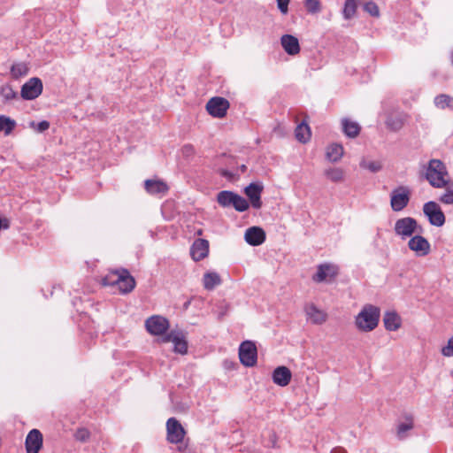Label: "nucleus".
Here are the masks:
<instances>
[{
  "mask_svg": "<svg viewBox=\"0 0 453 453\" xmlns=\"http://www.w3.org/2000/svg\"><path fill=\"white\" fill-rule=\"evenodd\" d=\"M291 378V371L287 366H278L273 372V381L280 387L288 386Z\"/></svg>",
  "mask_w": 453,
  "mask_h": 453,
  "instance_id": "412c9836",
  "label": "nucleus"
},
{
  "mask_svg": "<svg viewBox=\"0 0 453 453\" xmlns=\"http://www.w3.org/2000/svg\"><path fill=\"white\" fill-rule=\"evenodd\" d=\"M364 11L372 17L378 18L380 16L379 6L372 1L367 2L364 4Z\"/></svg>",
  "mask_w": 453,
  "mask_h": 453,
  "instance_id": "4c0bfd02",
  "label": "nucleus"
},
{
  "mask_svg": "<svg viewBox=\"0 0 453 453\" xmlns=\"http://www.w3.org/2000/svg\"><path fill=\"white\" fill-rule=\"evenodd\" d=\"M1 96L6 100L10 101L17 97V92L10 85H4L0 90Z\"/></svg>",
  "mask_w": 453,
  "mask_h": 453,
  "instance_id": "e433bc0d",
  "label": "nucleus"
},
{
  "mask_svg": "<svg viewBox=\"0 0 453 453\" xmlns=\"http://www.w3.org/2000/svg\"><path fill=\"white\" fill-rule=\"evenodd\" d=\"M408 119V115L403 112L392 113L388 116L386 119L387 127L393 131L397 132L401 130Z\"/></svg>",
  "mask_w": 453,
  "mask_h": 453,
  "instance_id": "aec40b11",
  "label": "nucleus"
},
{
  "mask_svg": "<svg viewBox=\"0 0 453 453\" xmlns=\"http://www.w3.org/2000/svg\"><path fill=\"white\" fill-rule=\"evenodd\" d=\"M444 357H453V336L448 340L447 345L441 349Z\"/></svg>",
  "mask_w": 453,
  "mask_h": 453,
  "instance_id": "37998d69",
  "label": "nucleus"
},
{
  "mask_svg": "<svg viewBox=\"0 0 453 453\" xmlns=\"http://www.w3.org/2000/svg\"><path fill=\"white\" fill-rule=\"evenodd\" d=\"M27 73H28V68L23 63L15 64L11 68V73H12V77H14L16 79L19 77L27 75Z\"/></svg>",
  "mask_w": 453,
  "mask_h": 453,
  "instance_id": "c9c22d12",
  "label": "nucleus"
},
{
  "mask_svg": "<svg viewBox=\"0 0 453 453\" xmlns=\"http://www.w3.org/2000/svg\"><path fill=\"white\" fill-rule=\"evenodd\" d=\"M263 189L264 186L259 182H252L244 189V193L249 198L251 206L255 209L262 207L261 194Z\"/></svg>",
  "mask_w": 453,
  "mask_h": 453,
  "instance_id": "2eb2a0df",
  "label": "nucleus"
},
{
  "mask_svg": "<svg viewBox=\"0 0 453 453\" xmlns=\"http://www.w3.org/2000/svg\"><path fill=\"white\" fill-rule=\"evenodd\" d=\"M337 275V269L335 266L329 264H322L317 267L316 273L312 276L313 281L317 283L323 282L326 280H331Z\"/></svg>",
  "mask_w": 453,
  "mask_h": 453,
  "instance_id": "f3484780",
  "label": "nucleus"
},
{
  "mask_svg": "<svg viewBox=\"0 0 453 453\" xmlns=\"http://www.w3.org/2000/svg\"><path fill=\"white\" fill-rule=\"evenodd\" d=\"M16 127V121L5 115H0V132L4 131L5 135H9Z\"/></svg>",
  "mask_w": 453,
  "mask_h": 453,
  "instance_id": "473e14b6",
  "label": "nucleus"
},
{
  "mask_svg": "<svg viewBox=\"0 0 453 453\" xmlns=\"http://www.w3.org/2000/svg\"><path fill=\"white\" fill-rule=\"evenodd\" d=\"M42 82L39 78H31L21 87V97L25 100H34L42 94Z\"/></svg>",
  "mask_w": 453,
  "mask_h": 453,
  "instance_id": "9b49d317",
  "label": "nucleus"
},
{
  "mask_svg": "<svg viewBox=\"0 0 453 453\" xmlns=\"http://www.w3.org/2000/svg\"><path fill=\"white\" fill-rule=\"evenodd\" d=\"M10 227V220L7 218L0 217V230L8 229Z\"/></svg>",
  "mask_w": 453,
  "mask_h": 453,
  "instance_id": "a18cd8bd",
  "label": "nucleus"
},
{
  "mask_svg": "<svg viewBox=\"0 0 453 453\" xmlns=\"http://www.w3.org/2000/svg\"><path fill=\"white\" fill-rule=\"evenodd\" d=\"M305 313L309 320L312 324L321 325L326 322L327 315L323 311L319 310L314 304H309L305 308Z\"/></svg>",
  "mask_w": 453,
  "mask_h": 453,
  "instance_id": "5701e85b",
  "label": "nucleus"
},
{
  "mask_svg": "<svg viewBox=\"0 0 453 453\" xmlns=\"http://www.w3.org/2000/svg\"><path fill=\"white\" fill-rule=\"evenodd\" d=\"M305 7L311 13H317L320 11V3L319 0H305Z\"/></svg>",
  "mask_w": 453,
  "mask_h": 453,
  "instance_id": "a19ab883",
  "label": "nucleus"
},
{
  "mask_svg": "<svg viewBox=\"0 0 453 453\" xmlns=\"http://www.w3.org/2000/svg\"><path fill=\"white\" fill-rule=\"evenodd\" d=\"M394 230L395 234L402 239H406L412 236L414 234H422L423 232V228L418 226L417 220L411 217L397 219L395 223Z\"/></svg>",
  "mask_w": 453,
  "mask_h": 453,
  "instance_id": "39448f33",
  "label": "nucleus"
},
{
  "mask_svg": "<svg viewBox=\"0 0 453 453\" xmlns=\"http://www.w3.org/2000/svg\"><path fill=\"white\" fill-rule=\"evenodd\" d=\"M220 276L215 272L205 273L203 278V284L205 289L212 290L216 286L220 285Z\"/></svg>",
  "mask_w": 453,
  "mask_h": 453,
  "instance_id": "a878e982",
  "label": "nucleus"
},
{
  "mask_svg": "<svg viewBox=\"0 0 453 453\" xmlns=\"http://www.w3.org/2000/svg\"><path fill=\"white\" fill-rule=\"evenodd\" d=\"M244 239L250 245L258 246L265 241V232L259 226H251L246 230Z\"/></svg>",
  "mask_w": 453,
  "mask_h": 453,
  "instance_id": "6ab92c4d",
  "label": "nucleus"
},
{
  "mask_svg": "<svg viewBox=\"0 0 453 453\" xmlns=\"http://www.w3.org/2000/svg\"><path fill=\"white\" fill-rule=\"evenodd\" d=\"M384 326L388 331H396L401 326V318L395 311H387L383 317Z\"/></svg>",
  "mask_w": 453,
  "mask_h": 453,
  "instance_id": "393cba45",
  "label": "nucleus"
},
{
  "mask_svg": "<svg viewBox=\"0 0 453 453\" xmlns=\"http://www.w3.org/2000/svg\"><path fill=\"white\" fill-rule=\"evenodd\" d=\"M104 286H117L119 290L127 294L135 287V280L126 269L121 271H111L102 279Z\"/></svg>",
  "mask_w": 453,
  "mask_h": 453,
  "instance_id": "f257e3e1",
  "label": "nucleus"
},
{
  "mask_svg": "<svg viewBox=\"0 0 453 453\" xmlns=\"http://www.w3.org/2000/svg\"><path fill=\"white\" fill-rule=\"evenodd\" d=\"M357 1L358 0H345L342 9V16L344 19L349 20L354 18L357 10Z\"/></svg>",
  "mask_w": 453,
  "mask_h": 453,
  "instance_id": "7c9ffc66",
  "label": "nucleus"
},
{
  "mask_svg": "<svg viewBox=\"0 0 453 453\" xmlns=\"http://www.w3.org/2000/svg\"><path fill=\"white\" fill-rule=\"evenodd\" d=\"M449 173L446 165L440 159H431L428 162L426 179L429 184L436 188H441L448 185Z\"/></svg>",
  "mask_w": 453,
  "mask_h": 453,
  "instance_id": "f03ea898",
  "label": "nucleus"
},
{
  "mask_svg": "<svg viewBox=\"0 0 453 453\" xmlns=\"http://www.w3.org/2000/svg\"><path fill=\"white\" fill-rule=\"evenodd\" d=\"M278 8L281 13L286 14L288 11V4L290 0H276Z\"/></svg>",
  "mask_w": 453,
  "mask_h": 453,
  "instance_id": "c03bdc74",
  "label": "nucleus"
},
{
  "mask_svg": "<svg viewBox=\"0 0 453 453\" xmlns=\"http://www.w3.org/2000/svg\"><path fill=\"white\" fill-rule=\"evenodd\" d=\"M360 166L362 168L368 169L372 173H377L381 169L380 163L377 162V161H371V162L362 161L360 163Z\"/></svg>",
  "mask_w": 453,
  "mask_h": 453,
  "instance_id": "ea45409f",
  "label": "nucleus"
},
{
  "mask_svg": "<svg viewBox=\"0 0 453 453\" xmlns=\"http://www.w3.org/2000/svg\"><path fill=\"white\" fill-rule=\"evenodd\" d=\"M295 134H296V138L300 142L305 143L311 138L310 127L306 123L303 122L296 127Z\"/></svg>",
  "mask_w": 453,
  "mask_h": 453,
  "instance_id": "2f4dec72",
  "label": "nucleus"
},
{
  "mask_svg": "<svg viewBox=\"0 0 453 453\" xmlns=\"http://www.w3.org/2000/svg\"><path fill=\"white\" fill-rule=\"evenodd\" d=\"M324 175L332 182H342L345 179V172L340 167H330L324 171Z\"/></svg>",
  "mask_w": 453,
  "mask_h": 453,
  "instance_id": "c85d7f7f",
  "label": "nucleus"
},
{
  "mask_svg": "<svg viewBox=\"0 0 453 453\" xmlns=\"http://www.w3.org/2000/svg\"><path fill=\"white\" fill-rule=\"evenodd\" d=\"M229 106V102L226 98L215 96L207 102L205 108L211 116L221 119L226 115Z\"/></svg>",
  "mask_w": 453,
  "mask_h": 453,
  "instance_id": "1a4fd4ad",
  "label": "nucleus"
},
{
  "mask_svg": "<svg viewBox=\"0 0 453 453\" xmlns=\"http://www.w3.org/2000/svg\"><path fill=\"white\" fill-rule=\"evenodd\" d=\"M30 126L38 133H42L50 128V122L47 120H42L37 124L35 122H31Z\"/></svg>",
  "mask_w": 453,
  "mask_h": 453,
  "instance_id": "79ce46f5",
  "label": "nucleus"
},
{
  "mask_svg": "<svg viewBox=\"0 0 453 453\" xmlns=\"http://www.w3.org/2000/svg\"><path fill=\"white\" fill-rule=\"evenodd\" d=\"M144 188L150 195L165 194L168 190L167 184L160 180H146Z\"/></svg>",
  "mask_w": 453,
  "mask_h": 453,
  "instance_id": "b1692460",
  "label": "nucleus"
},
{
  "mask_svg": "<svg viewBox=\"0 0 453 453\" xmlns=\"http://www.w3.org/2000/svg\"><path fill=\"white\" fill-rule=\"evenodd\" d=\"M434 104L440 110L449 109L453 111V96L447 94H440L434 97Z\"/></svg>",
  "mask_w": 453,
  "mask_h": 453,
  "instance_id": "bb28decb",
  "label": "nucleus"
},
{
  "mask_svg": "<svg viewBox=\"0 0 453 453\" xmlns=\"http://www.w3.org/2000/svg\"><path fill=\"white\" fill-rule=\"evenodd\" d=\"M183 151L187 154L193 152V147L191 145H185L183 147Z\"/></svg>",
  "mask_w": 453,
  "mask_h": 453,
  "instance_id": "de8ad7c7",
  "label": "nucleus"
},
{
  "mask_svg": "<svg viewBox=\"0 0 453 453\" xmlns=\"http://www.w3.org/2000/svg\"><path fill=\"white\" fill-rule=\"evenodd\" d=\"M342 130L347 136L354 138L359 134L360 126L357 122L351 121L348 119H343L342 120Z\"/></svg>",
  "mask_w": 453,
  "mask_h": 453,
  "instance_id": "c756f323",
  "label": "nucleus"
},
{
  "mask_svg": "<svg viewBox=\"0 0 453 453\" xmlns=\"http://www.w3.org/2000/svg\"><path fill=\"white\" fill-rule=\"evenodd\" d=\"M188 304H189V302L186 303L185 307L187 308L188 306Z\"/></svg>",
  "mask_w": 453,
  "mask_h": 453,
  "instance_id": "8fccbe9b",
  "label": "nucleus"
},
{
  "mask_svg": "<svg viewBox=\"0 0 453 453\" xmlns=\"http://www.w3.org/2000/svg\"><path fill=\"white\" fill-rule=\"evenodd\" d=\"M444 188L446 191L439 198L440 202L445 204H453V181H449L448 185Z\"/></svg>",
  "mask_w": 453,
  "mask_h": 453,
  "instance_id": "f704fd0d",
  "label": "nucleus"
},
{
  "mask_svg": "<svg viewBox=\"0 0 453 453\" xmlns=\"http://www.w3.org/2000/svg\"><path fill=\"white\" fill-rule=\"evenodd\" d=\"M451 63L453 65V51H452V55H451Z\"/></svg>",
  "mask_w": 453,
  "mask_h": 453,
  "instance_id": "09e8293b",
  "label": "nucleus"
},
{
  "mask_svg": "<svg viewBox=\"0 0 453 453\" xmlns=\"http://www.w3.org/2000/svg\"><path fill=\"white\" fill-rule=\"evenodd\" d=\"M240 362L246 367H252L257 364V351L254 342L245 341L239 348Z\"/></svg>",
  "mask_w": 453,
  "mask_h": 453,
  "instance_id": "0eeeda50",
  "label": "nucleus"
},
{
  "mask_svg": "<svg viewBox=\"0 0 453 453\" xmlns=\"http://www.w3.org/2000/svg\"><path fill=\"white\" fill-rule=\"evenodd\" d=\"M326 156L329 161L337 162L343 156V147L338 143H332L326 148Z\"/></svg>",
  "mask_w": 453,
  "mask_h": 453,
  "instance_id": "cd10ccee",
  "label": "nucleus"
},
{
  "mask_svg": "<svg viewBox=\"0 0 453 453\" xmlns=\"http://www.w3.org/2000/svg\"><path fill=\"white\" fill-rule=\"evenodd\" d=\"M423 212L428 218L429 223L435 226H441L445 223V215L438 203L434 201L426 203Z\"/></svg>",
  "mask_w": 453,
  "mask_h": 453,
  "instance_id": "6e6552de",
  "label": "nucleus"
},
{
  "mask_svg": "<svg viewBox=\"0 0 453 453\" xmlns=\"http://www.w3.org/2000/svg\"><path fill=\"white\" fill-rule=\"evenodd\" d=\"M209 253V242L205 239H196L191 246L190 254L195 261H200Z\"/></svg>",
  "mask_w": 453,
  "mask_h": 453,
  "instance_id": "a211bd4d",
  "label": "nucleus"
},
{
  "mask_svg": "<svg viewBox=\"0 0 453 453\" xmlns=\"http://www.w3.org/2000/svg\"><path fill=\"white\" fill-rule=\"evenodd\" d=\"M167 441L170 443H181L184 440L186 431L181 424L175 418H170L166 422Z\"/></svg>",
  "mask_w": 453,
  "mask_h": 453,
  "instance_id": "9d476101",
  "label": "nucleus"
},
{
  "mask_svg": "<svg viewBox=\"0 0 453 453\" xmlns=\"http://www.w3.org/2000/svg\"><path fill=\"white\" fill-rule=\"evenodd\" d=\"M284 50L291 56H295L300 52V45L298 39L291 35H284L280 39Z\"/></svg>",
  "mask_w": 453,
  "mask_h": 453,
  "instance_id": "4be33fe9",
  "label": "nucleus"
},
{
  "mask_svg": "<svg viewBox=\"0 0 453 453\" xmlns=\"http://www.w3.org/2000/svg\"><path fill=\"white\" fill-rule=\"evenodd\" d=\"M331 453H347V450L343 448H341V447H337V448H334Z\"/></svg>",
  "mask_w": 453,
  "mask_h": 453,
  "instance_id": "49530a36",
  "label": "nucleus"
},
{
  "mask_svg": "<svg viewBox=\"0 0 453 453\" xmlns=\"http://www.w3.org/2000/svg\"><path fill=\"white\" fill-rule=\"evenodd\" d=\"M413 428V421L411 418H407V422H403L397 426V437L403 440L406 437V432Z\"/></svg>",
  "mask_w": 453,
  "mask_h": 453,
  "instance_id": "72a5a7b5",
  "label": "nucleus"
},
{
  "mask_svg": "<svg viewBox=\"0 0 453 453\" xmlns=\"http://www.w3.org/2000/svg\"><path fill=\"white\" fill-rule=\"evenodd\" d=\"M90 437V432L84 427L78 428L74 434L76 441L86 442Z\"/></svg>",
  "mask_w": 453,
  "mask_h": 453,
  "instance_id": "58836bf2",
  "label": "nucleus"
},
{
  "mask_svg": "<svg viewBox=\"0 0 453 453\" xmlns=\"http://www.w3.org/2000/svg\"><path fill=\"white\" fill-rule=\"evenodd\" d=\"M164 342H173V350L176 353L185 355L188 352V342L183 332L171 331L168 334L163 337Z\"/></svg>",
  "mask_w": 453,
  "mask_h": 453,
  "instance_id": "f8f14e48",
  "label": "nucleus"
},
{
  "mask_svg": "<svg viewBox=\"0 0 453 453\" xmlns=\"http://www.w3.org/2000/svg\"><path fill=\"white\" fill-rule=\"evenodd\" d=\"M217 202L222 207H234L237 211L242 212L249 209V202L240 195L223 190L218 193Z\"/></svg>",
  "mask_w": 453,
  "mask_h": 453,
  "instance_id": "20e7f679",
  "label": "nucleus"
},
{
  "mask_svg": "<svg viewBox=\"0 0 453 453\" xmlns=\"http://www.w3.org/2000/svg\"><path fill=\"white\" fill-rule=\"evenodd\" d=\"M380 315L378 307L372 304L365 305L356 317L355 324L360 331L370 332L378 326Z\"/></svg>",
  "mask_w": 453,
  "mask_h": 453,
  "instance_id": "7ed1b4c3",
  "label": "nucleus"
},
{
  "mask_svg": "<svg viewBox=\"0 0 453 453\" xmlns=\"http://www.w3.org/2000/svg\"><path fill=\"white\" fill-rule=\"evenodd\" d=\"M411 191L407 186H398L392 190L390 205L394 211H403L409 203Z\"/></svg>",
  "mask_w": 453,
  "mask_h": 453,
  "instance_id": "423d86ee",
  "label": "nucleus"
},
{
  "mask_svg": "<svg viewBox=\"0 0 453 453\" xmlns=\"http://www.w3.org/2000/svg\"><path fill=\"white\" fill-rule=\"evenodd\" d=\"M42 446V434L37 429L31 430L26 438L27 453H38Z\"/></svg>",
  "mask_w": 453,
  "mask_h": 453,
  "instance_id": "dca6fc26",
  "label": "nucleus"
},
{
  "mask_svg": "<svg viewBox=\"0 0 453 453\" xmlns=\"http://www.w3.org/2000/svg\"><path fill=\"white\" fill-rule=\"evenodd\" d=\"M145 326L150 334L153 335H162L169 328V322L162 316L154 315L146 320Z\"/></svg>",
  "mask_w": 453,
  "mask_h": 453,
  "instance_id": "ddd939ff",
  "label": "nucleus"
},
{
  "mask_svg": "<svg viewBox=\"0 0 453 453\" xmlns=\"http://www.w3.org/2000/svg\"><path fill=\"white\" fill-rule=\"evenodd\" d=\"M408 248L414 251L418 257H425L428 255L431 250L429 242L422 236L421 234H416L410 239Z\"/></svg>",
  "mask_w": 453,
  "mask_h": 453,
  "instance_id": "4468645a",
  "label": "nucleus"
}]
</instances>
